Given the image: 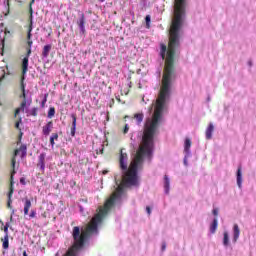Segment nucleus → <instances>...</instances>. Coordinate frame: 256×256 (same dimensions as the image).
<instances>
[{"label": "nucleus", "instance_id": "1", "mask_svg": "<svg viewBox=\"0 0 256 256\" xmlns=\"http://www.w3.org/2000/svg\"><path fill=\"white\" fill-rule=\"evenodd\" d=\"M174 61H165L164 75L162 78V86L160 93L155 103H152L149 113H154L152 117L147 118L144 131L134 132L131 136V143L134 149H137L133 154L132 162L128 164L129 157L127 153L120 152L119 165L122 172V183L117 181L115 178L117 187L114 186V193L105 202L104 207H99V211L92 218L90 224L87 225L85 230H81L79 226H75L72 231V237L74 239L73 246L65 253L63 256H77L79 251L85 246V241L87 237L91 235L99 234V225L103 222V219L107 216V213L111 211L112 207L115 205H121L123 199H125V189L124 187H137L139 185V180L137 179V171L141 169L143 161L147 159L151 161L153 157V147L155 135L159 129V124L163 121V111H165V105H167V100L171 97V89L173 87V81H175V68L173 67ZM56 256H60L58 252Z\"/></svg>", "mask_w": 256, "mask_h": 256}, {"label": "nucleus", "instance_id": "2", "mask_svg": "<svg viewBox=\"0 0 256 256\" xmlns=\"http://www.w3.org/2000/svg\"><path fill=\"white\" fill-rule=\"evenodd\" d=\"M22 97H24V100L22 101L20 107L15 111V117L19 115L21 112L22 113H27L30 105H31V100L30 99H25V86L22 84Z\"/></svg>", "mask_w": 256, "mask_h": 256}, {"label": "nucleus", "instance_id": "3", "mask_svg": "<svg viewBox=\"0 0 256 256\" xmlns=\"http://www.w3.org/2000/svg\"><path fill=\"white\" fill-rule=\"evenodd\" d=\"M15 157H27V145L22 144L19 149H16L14 152V158L12 159V165L15 167Z\"/></svg>", "mask_w": 256, "mask_h": 256}, {"label": "nucleus", "instance_id": "4", "mask_svg": "<svg viewBox=\"0 0 256 256\" xmlns=\"http://www.w3.org/2000/svg\"><path fill=\"white\" fill-rule=\"evenodd\" d=\"M29 55H31V50H28L26 57L22 60V75L23 78L27 75V71H29Z\"/></svg>", "mask_w": 256, "mask_h": 256}, {"label": "nucleus", "instance_id": "5", "mask_svg": "<svg viewBox=\"0 0 256 256\" xmlns=\"http://www.w3.org/2000/svg\"><path fill=\"white\" fill-rule=\"evenodd\" d=\"M236 183L239 189H243V170L241 166H238L236 172Z\"/></svg>", "mask_w": 256, "mask_h": 256}, {"label": "nucleus", "instance_id": "6", "mask_svg": "<svg viewBox=\"0 0 256 256\" xmlns=\"http://www.w3.org/2000/svg\"><path fill=\"white\" fill-rule=\"evenodd\" d=\"M77 25L80 29V35H85V14H81L77 21Z\"/></svg>", "mask_w": 256, "mask_h": 256}, {"label": "nucleus", "instance_id": "7", "mask_svg": "<svg viewBox=\"0 0 256 256\" xmlns=\"http://www.w3.org/2000/svg\"><path fill=\"white\" fill-rule=\"evenodd\" d=\"M45 157H47V154H45V152H42L38 157L37 167L40 168V171H42V173L45 171Z\"/></svg>", "mask_w": 256, "mask_h": 256}, {"label": "nucleus", "instance_id": "8", "mask_svg": "<svg viewBox=\"0 0 256 256\" xmlns=\"http://www.w3.org/2000/svg\"><path fill=\"white\" fill-rule=\"evenodd\" d=\"M51 131H53L52 121L48 122L45 126H43L42 134L44 135V137H49V135L51 134Z\"/></svg>", "mask_w": 256, "mask_h": 256}, {"label": "nucleus", "instance_id": "9", "mask_svg": "<svg viewBox=\"0 0 256 256\" xmlns=\"http://www.w3.org/2000/svg\"><path fill=\"white\" fill-rule=\"evenodd\" d=\"M241 235V230L239 229V225L234 224L233 226V243H237V241L239 240V237Z\"/></svg>", "mask_w": 256, "mask_h": 256}, {"label": "nucleus", "instance_id": "10", "mask_svg": "<svg viewBox=\"0 0 256 256\" xmlns=\"http://www.w3.org/2000/svg\"><path fill=\"white\" fill-rule=\"evenodd\" d=\"M72 117V127L70 130L71 137H75V133L77 131V116L75 114L71 115Z\"/></svg>", "mask_w": 256, "mask_h": 256}, {"label": "nucleus", "instance_id": "11", "mask_svg": "<svg viewBox=\"0 0 256 256\" xmlns=\"http://www.w3.org/2000/svg\"><path fill=\"white\" fill-rule=\"evenodd\" d=\"M184 153L187 157H191V139L186 138L184 142Z\"/></svg>", "mask_w": 256, "mask_h": 256}, {"label": "nucleus", "instance_id": "12", "mask_svg": "<svg viewBox=\"0 0 256 256\" xmlns=\"http://www.w3.org/2000/svg\"><path fill=\"white\" fill-rule=\"evenodd\" d=\"M171 189V179H169V176H164V193L166 195H169V191Z\"/></svg>", "mask_w": 256, "mask_h": 256}, {"label": "nucleus", "instance_id": "13", "mask_svg": "<svg viewBox=\"0 0 256 256\" xmlns=\"http://www.w3.org/2000/svg\"><path fill=\"white\" fill-rule=\"evenodd\" d=\"M213 131H215V126L213 123H209L207 129H206V139H212L213 138Z\"/></svg>", "mask_w": 256, "mask_h": 256}, {"label": "nucleus", "instance_id": "14", "mask_svg": "<svg viewBox=\"0 0 256 256\" xmlns=\"http://www.w3.org/2000/svg\"><path fill=\"white\" fill-rule=\"evenodd\" d=\"M51 49H52L51 44H47L43 47L42 59H47V57H49V53H51Z\"/></svg>", "mask_w": 256, "mask_h": 256}, {"label": "nucleus", "instance_id": "15", "mask_svg": "<svg viewBox=\"0 0 256 256\" xmlns=\"http://www.w3.org/2000/svg\"><path fill=\"white\" fill-rule=\"evenodd\" d=\"M217 227H219V222L217 218H214L211 225H210V233L213 235L215 231H217Z\"/></svg>", "mask_w": 256, "mask_h": 256}, {"label": "nucleus", "instance_id": "16", "mask_svg": "<svg viewBox=\"0 0 256 256\" xmlns=\"http://www.w3.org/2000/svg\"><path fill=\"white\" fill-rule=\"evenodd\" d=\"M29 209H31V200L24 199V215H29Z\"/></svg>", "mask_w": 256, "mask_h": 256}, {"label": "nucleus", "instance_id": "17", "mask_svg": "<svg viewBox=\"0 0 256 256\" xmlns=\"http://www.w3.org/2000/svg\"><path fill=\"white\" fill-rule=\"evenodd\" d=\"M223 245L224 247H229V232L227 231L223 233Z\"/></svg>", "mask_w": 256, "mask_h": 256}, {"label": "nucleus", "instance_id": "18", "mask_svg": "<svg viewBox=\"0 0 256 256\" xmlns=\"http://www.w3.org/2000/svg\"><path fill=\"white\" fill-rule=\"evenodd\" d=\"M57 139H59V134L57 133H53L51 136H50V145L52 147H55V141H57Z\"/></svg>", "mask_w": 256, "mask_h": 256}, {"label": "nucleus", "instance_id": "19", "mask_svg": "<svg viewBox=\"0 0 256 256\" xmlns=\"http://www.w3.org/2000/svg\"><path fill=\"white\" fill-rule=\"evenodd\" d=\"M2 241H3V244H2L3 249H9V235H5Z\"/></svg>", "mask_w": 256, "mask_h": 256}, {"label": "nucleus", "instance_id": "20", "mask_svg": "<svg viewBox=\"0 0 256 256\" xmlns=\"http://www.w3.org/2000/svg\"><path fill=\"white\" fill-rule=\"evenodd\" d=\"M143 114H135L134 118L137 121V125H141V123H143Z\"/></svg>", "mask_w": 256, "mask_h": 256}, {"label": "nucleus", "instance_id": "21", "mask_svg": "<svg viewBox=\"0 0 256 256\" xmlns=\"http://www.w3.org/2000/svg\"><path fill=\"white\" fill-rule=\"evenodd\" d=\"M52 117H55V108L51 107L48 111V119H52Z\"/></svg>", "mask_w": 256, "mask_h": 256}, {"label": "nucleus", "instance_id": "22", "mask_svg": "<svg viewBox=\"0 0 256 256\" xmlns=\"http://www.w3.org/2000/svg\"><path fill=\"white\" fill-rule=\"evenodd\" d=\"M145 21H146V27H147V29H149V27H151V16L147 15L145 17Z\"/></svg>", "mask_w": 256, "mask_h": 256}, {"label": "nucleus", "instance_id": "23", "mask_svg": "<svg viewBox=\"0 0 256 256\" xmlns=\"http://www.w3.org/2000/svg\"><path fill=\"white\" fill-rule=\"evenodd\" d=\"M47 97H48V94H45L43 100H42L41 103H40V107H41L42 109L45 107V105H46V103H47Z\"/></svg>", "mask_w": 256, "mask_h": 256}, {"label": "nucleus", "instance_id": "24", "mask_svg": "<svg viewBox=\"0 0 256 256\" xmlns=\"http://www.w3.org/2000/svg\"><path fill=\"white\" fill-rule=\"evenodd\" d=\"M37 111H38L37 108H32L28 113H29V115H32L33 117H36Z\"/></svg>", "mask_w": 256, "mask_h": 256}, {"label": "nucleus", "instance_id": "25", "mask_svg": "<svg viewBox=\"0 0 256 256\" xmlns=\"http://www.w3.org/2000/svg\"><path fill=\"white\" fill-rule=\"evenodd\" d=\"M34 217H37V211L31 210L29 214V219H34Z\"/></svg>", "mask_w": 256, "mask_h": 256}, {"label": "nucleus", "instance_id": "26", "mask_svg": "<svg viewBox=\"0 0 256 256\" xmlns=\"http://www.w3.org/2000/svg\"><path fill=\"white\" fill-rule=\"evenodd\" d=\"M11 195H13V190L10 191L8 195V207L11 209Z\"/></svg>", "mask_w": 256, "mask_h": 256}, {"label": "nucleus", "instance_id": "27", "mask_svg": "<svg viewBox=\"0 0 256 256\" xmlns=\"http://www.w3.org/2000/svg\"><path fill=\"white\" fill-rule=\"evenodd\" d=\"M4 233L5 235H9V223H6V225L4 226Z\"/></svg>", "mask_w": 256, "mask_h": 256}, {"label": "nucleus", "instance_id": "28", "mask_svg": "<svg viewBox=\"0 0 256 256\" xmlns=\"http://www.w3.org/2000/svg\"><path fill=\"white\" fill-rule=\"evenodd\" d=\"M212 213L215 217H217V215H219V210L217 208H214Z\"/></svg>", "mask_w": 256, "mask_h": 256}, {"label": "nucleus", "instance_id": "29", "mask_svg": "<svg viewBox=\"0 0 256 256\" xmlns=\"http://www.w3.org/2000/svg\"><path fill=\"white\" fill-rule=\"evenodd\" d=\"M188 157H191V156H187V154H185L184 156V165L187 167L188 163H187V159Z\"/></svg>", "mask_w": 256, "mask_h": 256}, {"label": "nucleus", "instance_id": "30", "mask_svg": "<svg viewBox=\"0 0 256 256\" xmlns=\"http://www.w3.org/2000/svg\"><path fill=\"white\" fill-rule=\"evenodd\" d=\"M167 249V244L165 242L162 243L161 250L165 251Z\"/></svg>", "mask_w": 256, "mask_h": 256}, {"label": "nucleus", "instance_id": "31", "mask_svg": "<svg viewBox=\"0 0 256 256\" xmlns=\"http://www.w3.org/2000/svg\"><path fill=\"white\" fill-rule=\"evenodd\" d=\"M124 133H129V124L125 125Z\"/></svg>", "mask_w": 256, "mask_h": 256}, {"label": "nucleus", "instance_id": "32", "mask_svg": "<svg viewBox=\"0 0 256 256\" xmlns=\"http://www.w3.org/2000/svg\"><path fill=\"white\" fill-rule=\"evenodd\" d=\"M31 31H33V28L30 26L28 31V39H31Z\"/></svg>", "mask_w": 256, "mask_h": 256}, {"label": "nucleus", "instance_id": "33", "mask_svg": "<svg viewBox=\"0 0 256 256\" xmlns=\"http://www.w3.org/2000/svg\"><path fill=\"white\" fill-rule=\"evenodd\" d=\"M146 212L148 215H151V208L149 206L146 207Z\"/></svg>", "mask_w": 256, "mask_h": 256}, {"label": "nucleus", "instance_id": "34", "mask_svg": "<svg viewBox=\"0 0 256 256\" xmlns=\"http://www.w3.org/2000/svg\"><path fill=\"white\" fill-rule=\"evenodd\" d=\"M20 123H21V118H19V122H17V123L15 124L16 129H19Z\"/></svg>", "mask_w": 256, "mask_h": 256}, {"label": "nucleus", "instance_id": "35", "mask_svg": "<svg viewBox=\"0 0 256 256\" xmlns=\"http://www.w3.org/2000/svg\"><path fill=\"white\" fill-rule=\"evenodd\" d=\"M20 183H21V185H25V178H21Z\"/></svg>", "mask_w": 256, "mask_h": 256}, {"label": "nucleus", "instance_id": "36", "mask_svg": "<svg viewBox=\"0 0 256 256\" xmlns=\"http://www.w3.org/2000/svg\"><path fill=\"white\" fill-rule=\"evenodd\" d=\"M13 215H15V209H12V213H11L10 219H13Z\"/></svg>", "mask_w": 256, "mask_h": 256}, {"label": "nucleus", "instance_id": "37", "mask_svg": "<svg viewBox=\"0 0 256 256\" xmlns=\"http://www.w3.org/2000/svg\"><path fill=\"white\" fill-rule=\"evenodd\" d=\"M116 99H117V101L121 102V98L119 97V95L116 96Z\"/></svg>", "mask_w": 256, "mask_h": 256}, {"label": "nucleus", "instance_id": "38", "mask_svg": "<svg viewBox=\"0 0 256 256\" xmlns=\"http://www.w3.org/2000/svg\"><path fill=\"white\" fill-rule=\"evenodd\" d=\"M23 256H28L26 251L23 252Z\"/></svg>", "mask_w": 256, "mask_h": 256}, {"label": "nucleus", "instance_id": "39", "mask_svg": "<svg viewBox=\"0 0 256 256\" xmlns=\"http://www.w3.org/2000/svg\"><path fill=\"white\" fill-rule=\"evenodd\" d=\"M13 175H15V171H13L12 175H11V179H13Z\"/></svg>", "mask_w": 256, "mask_h": 256}, {"label": "nucleus", "instance_id": "40", "mask_svg": "<svg viewBox=\"0 0 256 256\" xmlns=\"http://www.w3.org/2000/svg\"><path fill=\"white\" fill-rule=\"evenodd\" d=\"M105 0H100V3H104Z\"/></svg>", "mask_w": 256, "mask_h": 256}, {"label": "nucleus", "instance_id": "41", "mask_svg": "<svg viewBox=\"0 0 256 256\" xmlns=\"http://www.w3.org/2000/svg\"><path fill=\"white\" fill-rule=\"evenodd\" d=\"M29 43V45H32L33 44V42H28Z\"/></svg>", "mask_w": 256, "mask_h": 256}, {"label": "nucleus", "instance_id": "42", "mask_svg": "<svg viewBox=\"0 0 256 256\" xmlns=\"http://www.w3.org/2000/svg\"><path fill=\"white\" fill-rule=\"evenodd\" d=\"M103 173H104V175H106L107 171H104Z\"/></svg>", "mask_w": 256, "mask_h": 256}, {"label": "nucleus", "instance_id": "43", "mask_svg": "<svg viewBox=\"0 0 256 256\" xmlns=\"http://www.w3.org/2000/svg\"><path fill=\"white\" fill-rule=\"evenodd\" d=\"M142 101L145 102V98H143Z\"/></svg>", "mask_w": 256, "mask_h": 256}]
</instances>
